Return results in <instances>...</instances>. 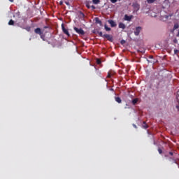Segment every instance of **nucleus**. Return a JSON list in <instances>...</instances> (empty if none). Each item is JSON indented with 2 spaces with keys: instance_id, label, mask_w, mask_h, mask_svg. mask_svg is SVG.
Returning <instances> with one entry per match:
<instances>
[{
  "instance_id": "1",
  "label": "nucleus",
  "mask_w": 179,
  "mask_h": 179,
  "mask_svg": "<svg viewBox=\"0 0 179 179\" xmlns=\"http://www.w3.org/2000/svg\"><path fill=\"white\" fill-rule=\"evenodd\" d=\"M73 30H75V31H76L78 34H79L80 36H85V31H83L82 28H80V29H79V28L75 27L73 28Z\"/></svg>"
},
{
  "instance_id": "2",
  "label": "nucleus",
  "mask_w": 179,
  "mask_h": 179,
  "mask_svg": "<svg viewBox=\"0 0 179 179\" xmlns=\"http://www.w3.org/2000/svg\"><path fill=\"white\" fill-rule=\"evenodd\" d=\"M62 31L64 34H66V36H68V37L71 36V34H69V31H68V29H66L65 28V25H64V24H62Z\"/></svg>"
},
{
  "instance_id": "3",
  "label": "nucleus",
  "mask_w": 179,
  "mask_h": 179,
  "mask_svg": "<svg viewBox=\"0 0 179 179\" xmlns=\"http://www.w3.org/2000/svg\"><path fill=\"white\" fill-rule=\"evenodd\" d=\"M132 6H133L135 12H138V10H139V9H141V6L138 3H134Z\"/></svg>"
},
{
  "instance_id": "4",
  "label": "nucleus",
  "mask_w": 179,
  "mask_h": 179,
  "mask_svg": "<svg viewBox=\"0 0 179 179\" xmlns=\"http://www.w3.org/2000/svg\"><path fill=\"white\" fill-rule=\"evenodd\" d=\"M141 30H142V27H137L134 31L135 36H138L141 33Z\"/></svg>"
},
{
  "instance_id": "5",
  "label": "nucleus",
  "mask_w": 179,
  "mask_h": 179,
  "mask_svg": "<svg viewBox=\"0 0 179 179\" xmlns=\"http://www.w3.org/2000/svg\"><path fill=\"white\" fill-rule=\"evenodd\" d=\"M133 18L134 15H128L127 14L124 15V20H127V22H131Z\"/></svg>"
},
{
  "instance_id": "6",
  "label": "nucleus",
  "mask_w": 179,
  "mask_h": 179,
  "mask_svg": "<svg viewBox=\"0 0 179 179\" xmlns=\"http://www.w3.org/2000/svg\"><path fill=\"white\" fill-rule=\"evenodd\" d=\"M103 38H106L108 41H113V36L109 34H103Z\"/></svg>"
},
{
  "instance_id": "7",
  "label": "nucleus",
  "mask_w": 179,
  "mask_h": 179,
  "mask_svg": "<svg viewBox=\"0 0 179 179\" xmlns=\"http://www.w3.org/2000/svg\"><path fill=\"white\" fill-rule=\"evenodd\" d=\"M108 23L110 24L111 27H115V26H117V24L115 23V22H114V20H108Z\"/></svg>"
},
{
  "instance_id": "8",
  "label": "nucleus",
  "mask_w": 179,
  "mask_h": 179,
  "mask_svg": "<svg viewBox=\"0 0 179 179\" xmlns=\"http://www.w3.org/2000/svg\"><path fill=\"white\" fill-rule=\"evenodd\" d=\"M36 34H39V36H41V34H43V32L41 31V29L40 28H36L34 30Z\"/></svg>"
},
{
  "instance_id": "9",
  "label": "nucleus",
  "mask_w": 179,
  "mask_h": 179,
  "mask_svg": "<svg viewBox=\"0 0 179 179\" xmlns=\"http://www.w3.org/2000/svg\"><path fill=\"white\" fill-rule=\"evenodd\" d=\"M115 100L119 104H121V103H122V100H121V98H120L119 96L115 97Z\"/></svg>"
},
{
  "instance_id": "10",
  "label": "nucleus",
  "mask_w": 179,
  "mask_h": 179,
  "mask_svg": "<svg viewBox=\"0 0 179 179\" xmlns=\"http://www.w3.org/2000/svg\"><path fill=\"white\" fill-rule=\"evenodd\" d=\"M20 27L21 29H24V30H27V31H30L31 30V27L29 26L26 27L20 26Z\"/></svg>"
},
{
  "instance_id": "11",
  "label": "nucleus",
  "mask_w": 179,
  "mask_h": 179,
  "mask_svg": "<svg viewBox=\"0 0 179 179\" xmlns=\"http://www.w3.org/2000/svg\"><path fill=\"white\" fill-rule=\"evenodd\" d=\"M142 128L144 129H148V128H149V126L146 124V122H143Z\"/></svg>"
},
{
  "instance_id": "12",
  "label": "nucleus",
  "mask_w": 179,
  "mask_h": 179,
  "mask_svg": "<svg viewBox=\"0 0 179 179\" xmlns=\"http://www.w3.org/2000/svg\"><path fill=\"white\" fill-rule=\"evenodd\" d=\"M119 28L120 29H125V24L122 23V22H120L119 23Z\"/></svg>"
},
{
  "instance_id": "13",
  "label": "nucleus",
  "mask_w": 179,
  "mask_h": 179,
  "mask_svg": "<svg viewBox=\"0 0 179 179\" xmlns=\"http://www.w3.org/2000/svg\"><path fill=\"white\" fill-rule=\"evenodd\" d=\"M138 100H139V99H138V98H136V99H133V100H132V104H133L134 106H135V105L136 104V103H138Z\"/></svg>"
},
{
  "instance_id": "14",
  "label": "nucleus",
  "mask_w": 179,
  "mask_h": 179,
  "mask_svg": "<svg viewBox=\"0 0 179 179\" xmlns=\"http://www.w3.org/2000/svg\"><path fill=\"white\" fill-rule=\"evenodd\" d=\"M13 24H15V21H13V20H10L8 22V25H9V26H13Z\"/></svg>"
},
{
  "instance_id": "15",
  "label": "nucleus",
  "mask_w": 179,
  "mask_h": 179,
  "mask_svg": "<svg viewBox=\"0 0 179 179\" xmlns=\"http://www.w3.org/2000/svg\"><path fill=\"white\" fill-rule=\"evenodd\" d=\"M179 28V24L178 23H176L173 26V30H177V29Z\"/></svg>"
},
{
  "instance_id": "16",
  "label": "nucleus",
  "mask_w": 179,
  "mask_h": 179,
  "mask_svg": "<svg viewBox=\"0 0 179 179\" xmlns=\"http://www.w3.org/2000/svg\"><path fill=\"white\" fill-rule=\"evenodd\" d=\"M104 27L106 31H110L111 30V28L107 27V24H105Z\"/></svg>"
},
{
  "instance_id": "17",
  "label": "nucleus",
  "mask_w": 179,
  "mask_h": 179,
  "mask_svg": "<svg viewBox=\"0 0 179 179\" xmlns=\"http://www.w3.org/2000/svg\"><path fill=\"white\" fill-rule=\"evenodd\" d=\"M173 16V14H170L169 15H164V17L166 20L169 19V17H171Z\"/></svg>"
},
{
  "instance_id": "18",
  "label": "nucleus",
  "mask_w": 179,
  "mask_h": 179,
  "mask_svg": "<svg viewBox=\"0 0 179 179\" xmlns=\"http://www.w3.org/2000/svg\"><path fill=\"white\" fill-rule=\"evenodd\" d=\"M93 3L97 5V3H100V0H92Z\"/></svg>"
},
{
  "instance_id": "19",
  "label": "nucleus",
  "mask_w": 179,
  "mask_h": 179,
  "mask_svg": "<svg viewBox=\"0 0 179 179\" xmlns=\"http://www.w3.org/2000/svg\"><path fill=\"white\" fill-rule=\"evenodd\" d=\"M95 20H96V23H98L99 24H101V21L99 20V18L96 17V18H95Z\"/></svg>"
},
{
  "instance_id": "20",
  "label": "nucleus",
  "mask_w": 179,
  "mask_h": 179,
  "mask_svg": "<svg viewBox=\"0 0 179 179\" xmlns=\"http://www.w3.org/2000/svg\"><path fill=\"white\" fill-rule=\"evenodd\" d=\"M98 34H99V37H102V38H103L104 34H103V32H101V31H98Z\"/></svg>"
},
{
  "instance_id": "21",
  "label": "nucleus",
  "mask_w": 179,
  "mask_h": 179,
  "mask_svg": "<svg viewBox=\"0 0 179 179\" xmlns=\"http://www.w3.org/2000/svg\"><path fill=\"white\" fill-rule=\"evenodd\" d=\"M148 3H154L156 2V0H147Z\"/></svg>"
},
{
  "instance_id": "22",
  "label": "nucleus",
  "mask_w": 179,
  "mask_h": 179,
  "mask_svg": "<svg viewBox=\"0 0 179 179\" xmlns=\"http://www.w3.org/2000/svg\"><path fill=\"white\" fill-rule=\"evenodd\" d=\"M96 64L97 65H100V64H101V60L100 59H96Z\"/></svg>"
},
{
  "instance_id": "23",
  "label": "nucleus",
  "mask_w": 179,
  "mask_h": 179,
  "mask_svg": "<svg viewBox=\"0 0 179 179\" xmlns=\"http://www.w3.org/2000/svg\"><path fill=\"white\" fill-rule=\"evenodd\" d=\"M158 152L159 155H162V153H163V150L161 148H158Z\"/></svg>"
},
{
  "instance_id": "24",
  "label": "nucleus",
  "mask_w": 179,
  "mask_h": 179,
  "mask_svg": "<svg viewBox=\"0 0 179 179\" xmlns=\"http://www.w3.org/2000/svg\"><path fill=\"white\" fill-rule=\"evenodd\" d=\"M112 3H115L118 0H110Z\"/></svg>"
},
{
  "instance_id": "25",
  "label": "nucleus",
  "mask_w": 179,
  "mask_h": 179,
  "mask_svg": "<svg viewBox=\"0 0 179 179\" xmlns=\"http://www.w3.org/2000/svg\"><path fill=\"white\" fill-rule=\"evenodd\" d=\"M86 6H87V8L88 9H90V8L92 7V6H90V5L89 3H87V4H86Z\"/></svg>"
},
{
  "instance_id": "26",
  "label": "nucleus",
  "mask_w": 179,
  "mask_h": 179,
  "mask_svg": "<svg viewBox=\"0 0 179 179\" xmlns=\"http://www.w3.org/2000/svg\"><path fill=\"white\" fill-rule=\"evenodd\" d=\"M107 78H108L110 79L111 78V73H108Z\"/></svg>"
},
{
  "instance_id": "27",
  "label": "nucleus",
  "mask_w": 179,
  "mask_h": 179,
  "mask_svg": "<svg viewBox=\"0 0 179 179\" xmlns=\"http://www.w3.org/2000/svg\"><path fill=\"white\" fill-rule=\"evenodd\" d=\"M178 52V50L175 49V50H174V54H177Z\"/></svg>"
},
{
  "instance_id": "28",
  "label": "nucleus",
  "mask_w": 179,
  "mask_h": 179,
  "mask_svg": "<svg viewBox=\"0 0 179 179\" xmlns=\"http://www.w3.org/2000/svg\"><path fill=\"white\" fill-rule=\"evenodd\" d=\"M91 8H92V9H96V7H95L94 6H92Z\"/></svg>"
},
{
  "instance_id": "29",
  "label": "nucleus",
  "mask_w": 179,
  "mask_h": 179,
  "mask_svg": "<svg viewBox=\"0 0 179 179\" xmlns=\"http://www.w3.org/2000/svg\"><path fill=\"white\" fill-rule=\"evenodd\" d=\"M169 155H170L171 156H173V152H169Z\"/></svg>"
},
{
  "instance_id": "30",
  "label": "nucleus",
  "mask_w": 179,
  "mask_h": 179,
  "mask_svg": "<svg viewBox=\"0 0 179 179\" xmlns=\"http://www.w3.org/2000/svg\"><path fill=\"white\" fill-rule=\"evenodd\" d=\"M133 127H134V128H137V127L136 126V124H133Z\"/></svg>"
},
{
  "instance_id": "31",
  "label": "nucleus",
  "mask_w": 179,
  "mask_h": 179,
  "mask_svg": "<svg viewBox=\"0 0 179 179\" xmlns=\"http://www.w3.org/2000/svg\"><path fill=\"white\" fill-rule=\"evenodd\" d=\"M14 0H9L10 2H13Z\"/></svg>"
},
{
  "instance_id": "32",
  "label": "nucleus",
  "mask_w": 179,
  "mask_h": 179,
  "mask_svg": "<svg viewBox=\"0 0 179 179\" xmlns=\"http://www.w3.org/2000/svg\"><path fill=\"white\" fill-rule=\"evenodd\" d=\"M150 58L153 59V56H150Z\"/></svg>"
},
{
  "instance_id": "33",
  "label": "nucleus",
  "mask_w": 179,
  "mask_h": 179,
  "mask_svg": "<svg viewBox=\"0 0 179 179\" xmlns=\"http://www.w3.org/2000/svg\"><path fill=\"white\" fill-rule=\"evenodd\" d=\"M60 3V5H62V3H62V1H60V3Z\"/></svg>"
},
{
  "instance_id": "34",
  "label": "nucleus",
  "mask_w": 179,
  "mask_h": 179,
  "mask_svg": "<svg viewBox=\"0 0 179 179\" xmlns=\"http://www.w3.org/2000/svg\"><path fill=\"white\" fill-rule=\"evenodd\" d=\"M66 3L67 5H69V3H68V2H66Z\"/></svg>"
},
{
  "instance_id": "35",
  "label": "nucleus",
  "mask_w": 179,
  "mask_h": 179,
  "mask_svg": "<svg viewBox=\"0 0 179 179\" xmlns=\"http://www.w3.org/2000/svg\"><path fill=\"white\" fill-rule=\"evenodd\" d=\"M47 28H48V27H44V29H47Z\"/></svg>"
},
{
  "instance_id": "36",
  "label": "nucleus",
  "mask_w": 179,
  "mask_h": 179,
  "mask_svg": "<svg viewBox=\"0 0 179 179\" xmlns=\"http://www.w3.org/2000/svg\"><path fill=\"white\" fill-rule=\"evenodd\" d=\"M178 36H179V31H178Z\"/></svg>"
},
{
  "instance_id": "37",
  "label": "nucleus",
  "mask_w": 179,
  "mask_h": 179,
  "mask_svg": "<svg viewBox=\"0 0 179 179\" xmlns=\"http://www.w3.org/2000/svg\"><path fill=\"white\" fill-rule=\"evenodd\" d=\"M165 1H169V0H165Z\"/></svg>"
}]
</instances>
